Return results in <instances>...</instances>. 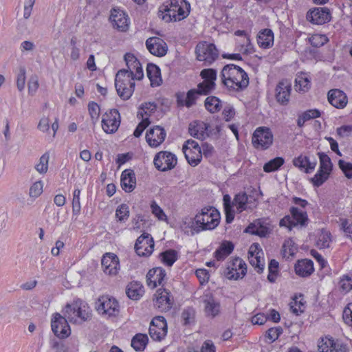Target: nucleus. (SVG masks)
Returning a JSON list of instances; mask_svg holds the SVG:
<instances>
[{
  "mask_svg": "<svg viewBox=\"0 0 352 352\" xmlns=\"http://www.w3.org/2000/svg\"><path fill=\"white\" fill-rule=\"evenodd\" d=\"M221 76L222 82L230 90L243 91L249 85L247 73L242 68L234 64L224 66Z\"/></svg>",
  "mask_w": 352,
  "mask_h": 352,
  "instance_id": "1",
  "label": "nucleus"
},
{
  "mask_svg": "<svg viewBox=\"0 0 352 352\" xmlns=\"http://www.w3.org/2000/svg\"><path fill=\"white\" fill-rule=\"evenodd\" d=\"M160 12L162 19L166 21H179L186 18L190 12V4L185 0H170L167 6H162Z\"/></svg>",
  "mask_w": 352,
  "mask_h": 352,
  "instance_id": "2",
  "label": "nucleus"
},
{
  "mask_svg": "<svg viewBox=\"0 0 352 352\" xmlns=\"http://www.w3.org/2000/svg\"><path fill=\"white\" fill-rule=\"evenodd\" d=\"M196 232L203 230H213L219 223L220 214L214 207H205L194 218Z\"/></svg>",
  "mask_w": 352,
  "mask_h": 352,
  "instance_id": "3",
  "label": "nucleus"
},
{
  "mask_svg": "<svg viewBox=\"0 0 352 352\" xmlns=\"http://www.w3.org/2000/svg\"><path fill=\"white\" fill-rule=\"evenodd\" d=\"M64 315L70 322L82 323L91 318V309L86 302L77 299L65 306Z\"/></svg>",
  "mask_w": 352,
  "mask_h": 352,
  "instance_id": "4",
  "label": "nucleus"
},
{
  "mask_svg": "<svg viewBox=\"0 0 352 352\" xmlns=\"http://www.w3.org/2000/svg\"><path fill=\"white\" fill-rule=\"evenodd\" d=\"M135 80L131 74L118 71L116 75L115 86L118 96L123 100L129 99L135 89Z\"/></svg>",
  "mask_w": 352,
  "mask_h": 352,
  "instance_id": "5",
  "label": "nucleus"
},
{
  "mask_svg": "<svg viewBox=\"0 0 352 352\" xmlns=\"http://www.w3.org/2000/svg\"><path fill=\"white\" fill-rule=\"evenodd\" d=\"M96 309L99 314L108 318L117 317L120 314L118 301L109 295H103L98 299Z\"/></svg>",
  "mask_w": 352,
  "mask_h": 352,
  "instance_id": "6",
  "label": "nucleus"
},
{
  "mask_svg": "<svg viewBox=\"0 0 352 352\" xmlns=\"http://www.w3.org/2000/svg\"><path fill=\"white\" fill-rule=\"evenodd\" d=\"M290 215H286L280 219L279 225L280 227H287L289 230L296 226H305L308 223V216L306 212L298 208L292 207L290 208Z\"/></svg>",
  "mask_w": 352,
  "mask_h": 352,
  "instance_id": "7",
  "label": "nucleus"
},
{
  "mask_svg": "<svg viewBox=\"0 0 352 352\" xmlns=\"http://www.w3.org/2000/svg\"><path fill=\"white\" fill-rule=\"evenodd\" d=\"M197 58L206 65H211L219 57V51L216 46L206 41L199 43L195 49Z\"/></svg>",
  "mask_w": 352,
  "mask_h": 352,
  "instance_id": "8",
  "label": "nucleus"
},
{
  "mask_svg": "<svg viewBox=\"0 0 352 352\" xmlns=\"http://www.w3.org/2000/svg\"><path fill=\"white\" fill-rule=\"evenodd\" d=\"M183 152L188 163L192 166H197L202 159L201 148L192 140H186L182 147Z\"/></svg>",
  "mask_w": 352,
  "mask_h": 352,
  "instance_id": "9",
  "label": "nucleus"
},
{
  "mask_svg": "<svg viewBox=\"0 0 352 352\" xmlns=\"http://www.w3.org/2000/svg\"><path fill=\"white\" fill-rule=\"evenodd\" d=\"M252 142L256 148L267 149L273 142L272 133L268 128L259 127L254 132Z\"/></svg>",
  "mask_w": 352,
  "mask_h": 352,
  "instance_id": "10",
  "label": "nucleus"
},
{
  "mask_svg": "<svg viewBox=\"0 0 352 352\" xmlns=\"http://www.w3.org/2000/svg\"><path fill=\"white\" fill-rule=\"evenodd\" d=\"M120 124V115L117 109H113L102 115V128L106 133L116 132Z\"/></svg>",
  "mask_w": 352,
  "mask_h": 352,
  "instance_id": "11",
  "label": "nucleus"
},
{
  "mask_svg": "<svg viewBox=\"0 0 352 352\" xmlns=\"http://www.w3.org/2000/svg\"><path fill=\"white\" fill-rule=\"evenodd\" d=\"M245 263L241 258L236 257L228 263L225 275L228 279L238 280L246 274Z\"/></svg>",
  "mask_w": 352,
  "mask_h": 352,
  "instance_id": "12",
  "label": "nucleus"
},
{
  "mask_svg": "<svg viewBox=\"0 0 352 352\" xmlns=\"http://www.w3.org/2000/svg\"><path fill=\"white\" fill-rule=\"evenodd\" d=\"M53 333L59 338H66L71 333V329L67 322V318L56 313L53 315L51 321Z\"/></svg>",
  "mask_w": 352,
  "mask_h": 352,
  "instance_id": "13",
  "label": "nucleus"
},
{
  "mask_svg": "<svg viewBox=\"0 0 352 352\" xmlns=\"http://www.w3.org/2000/svg\"><path fill=\"white\" fill-rule=\"evenodd\" d=\"M154 164L157 169L166 171L173 169L177 164L176 156L168 151H160L154 157Z\"/></svg>",
  "mask_w": 352,
  "mask_h": 352,
  "instance_id": "14",
  "label": "nucleus"
},
{
  "mask_svg": "<svg viewBox=\"0 0 352 352\" xmlns=\"http://www.w3.org/2000/svg\"><path fill=\"white\" fill-rule=\"evenodd\" d=\"M135 250L140 256H148L154 250V241L151 234L143 233L136 240Z\"/></svg>",
  "mask_w": 352,
  "mask_h": 352,
  "instance_id": "15",
  "label": "nucleus"
},
{
  "mask_svg": "<svg viewBox=\"0 0 352 352\" xmlns=\"http://www.w3.org/2000/svg\"><path fill=\"white\" fill-rule=\"evenodd\" d=\"M167 334V323L163 316L155 317L151 322L149 335L153 340L160 341Z\"/></svg>",
  "mask_w": 352,
  "mask_h": 352,
  "instance_id": "16",
  "label": "nucleus"
},
{
  "mask_svg": "<svg viewBox=\"0 0 352 352\" xmlns=\"http://www.w3.org/2000/svg\"><path fill=\"white\" fill-rule=\"evenodd\" d=\"M201 301L204 304V309L207 317L214 318L221 311L219 302L215 299L210 291H206L201 296Z\"/></svg>",
  "mask_w": 352,
  "mask_h": 352,
  "instance_id": "17",
  "label": "nucleus"
},
{
  "mask_svg": "<svg viewBox=\"0 0 352 352\" xmlns=\"http://www.w3.org/2000/svg\"><path fill=\"white\" fill-rule=\"evenodd\" d=\"M200 76L204 81L199 84V91L204 95H208L214 89L217 72L214 69H204L201 72Z\"/></svg>",
  "mask_w": 352,
  "mask_h": 352,
  "instance_id": "18",
  "label": "nucleus"
},
{
  "mask_svg": "<svg viewBox=\"0 0 352 352\" xmlns=\"http://www.w3.org/2000/svg\"><path fill=\"white\" fill-rule=\"evenodd\" d=\"M291 91L292 84L289 80H280L275 89L276 101L282 105H287L289 102Z\"/></svg>",
  "mask_w": 352,
  "mask_h": 352,
  "instance_id": "19",
  "label": "nucleus"
},
{
  "mask_svg": "<svg viewBox=\"0 0 352 352\" xmlns=\"http://www.w3.org/2000/svg\"><path fill=\"white\" fill-rule=\"evenodd\" d=\"M331 16L327 8H315L307 14V19L316 25H322L331 20Z\"/></svg>",
  "mask_w": 352,
  "mask_h": 352,
  "instance_id": "20",
  "label": "nucleus"
},
{
  "mask_svg": "<svg viewBox=\"0 0 352 352\" xmlns=\"http://www.w3.org/2000/svg\"><path fill=\"white\" fill-rule=\"evenodd\" d=\"M166 133L160 126L151 127L146 133V141L153 148L158 147L165 140Z\"/></svg>",
  "mask_w": 352,
  "mask_h": 352,
  "instance_id": "21",
  "label": "nucleus"
},
{
  "mask_svg": "<svg viewBox=\"0 0 352 352\" xmlns=\"http://www.w3.org/2000/svg\"><path fill=\"white\" fill-rule=\"evenodd\" d=\"M146 46L149 52L158 57L165 56L168 51L166 43L161 38L153 36L146 41Z\"/></svg>",
  "mask_w": 352,
  "mask_h": 352,
  "instance_id": "22",
  "label": "nucleus"
},
{
  "mask_svg": "<svg viewBox=\"0 0 352 352\" xmlns=\"http://www.w3.org/2000/svg\"><path fill=\"white\" fill-rule=\"evenodd\" d=\"M103 271L109 275H116L120 269L118 257L113 253H106L101 261Z\"/></svg>",
  "mask_w": 352,
  "mask_h": 352,
  "instance_id": "23",
  "label": "nucleus"
},
{
  "mask_svg": "<svg viewBox=\"0 0 352 352\" xmlns=\"http://www.w3.org/2000/svg\"><path fill=\"white\" fill-rule=\"evenodd\" d=\"M110 19L113 25L118 30L126 32L129 29V19L127 14L119 9H113L111 11Z\"/></svg>",
  "mask_w": 352,
  "mask_h": 352,
  "instance_id": "24",
  "label": "nucleus"
},
{
  "mask_svg": "<svg viewBox=\"0 0 352 352\" xmlns=\"http://www.w3.org/2000/svg\"><path fill=\"white\" fill-rule=\"evenodd\" d=\"M154 302L155 306L161 311L170 310L173 305L170 293L165 289H158L156 291Z\"/></svg>",
  "mask_w": 352,
  "mask_h": 352,
  "instance_id": "25",
  "label": "nucleus"
},
{
  "mask_svg": "<svg viewBox=\"0 0 352 352\" xmlns=\"http://www.w3.org/2000/svg\"><path fill=\"white\" fill-rule=\"evenodd\" d=\"M166 275V272L162 267H155L150 270L146 275L148 286L154 289L157 285H162Z\"/></svg>",
  "mask_w": 352,
  "mask_h": 352,
  "instance_id": "26",
  "label": "nucleus"
},
{
  "mask_svg": "<svg viewBox=\"0 0 352 352\" xmlns=\"http://www.w3.org/2000/svg\"><path fill=\"white\" fill-rule=\"evenodd\" d=\"M210 124L204 122H194L189 125L190 135L197 139L204 140L209 136Z\"/></svg>",
  "mask_w": 352,
  "mask_h": 352,
  "instance_id": "27",
  "label": "nucleus"
},
{
  "mask_svg": "<svg viewBox=\"0 0 352 352\" xmlns=\"http://www.w3.org/2000/svg\"><path fill=\"white\" fill-rule=\"evenodd\" d=\"M328 100L329 103L337 109H343L348 102L346 94L342 90L334 89L328 92Z\"/></svg>",
  "mask_w": 352,
  "mask_h": 352,
  "instance_id": "28",
  "label": "nucleus"
},
{
  "mask_svg": "<svg viewBox=\"0 0 352 352\" xmlns=\"http://www.w3.org/2000/svg\"><path fill=\"white\" fill-rule=\"evenodd\" d=\"M258 244H253L250 246L248 252V260L250 263L255 267L257 272L261 273L264 268L263 259L261 254L263 253L258 250Z\"/></svg>",
  "mask_w": 352,
  "mask_h": 352,
  "instance_id": "29",
  "label": "nucleus"
},
{
  "mask_svg": "<svg viewBox=\"0 0 352 352\" xmlns=\"http://www.w3.org/2000/svg\"><path fill=\"white\" fill-rule=\"evenodd\" d=\"M294 270L296 274L300 277L310 276L314 272V263L307 258L298 260L294 265Z\"/></svg>",
  "mask_w": 352,
  "mask_h": 352,
  "instance_id": "30",
  "label": "nucleus"
},
{
  "mask_svg": "<svg viewBox=\"0 0 352 352\" xmlns=\"http://www.w3.org/2000/svg\"><path fill=\"white\" fill-rule=\"evenodd\" d=\"M293 164L305 173H311L315 169L317 162L316 160L311 161L307 156L300 155L294 158Z\"/></svg>",
  "mask_w": 352,
  "mask_h": 352,
  "instance_id": "31",
  "label": "nucleus"
},
{
  "mask_svg": "<svg viewBox=\"0 0 352 352\" xmlns=\"http://www.w3.org/2000/svg\"><path fill=\"white\" fill-rule=\"evenodd\" d=\"M121 186L127 192L134 190L136 185V179L133 170L131 169L124 170L121 175Z\"/></svg>",
  "mask_w": 352,
  "mask_h": 352,
  "instance_id": "32",
  "label": "nucleus"
},
{
  "mask_svg": "<svg viewBox=\"0 0 352 352\" xmlns=\"http://www.w3.org/2000/svg\"><path fill=\"white\" fill-rule=\"evenodd\" d=\"M257 43L263 49L271 47L274 43V33L270 29H264L257 36Z\"/></svg>",
  "mask_w": 352,
  "mask_h": 352,
  "instance_id": "33",
  "label": "nucleus"
},
{
  "mask_svg": "<svg viewBox=\"0 0 352 352\" xmlns=\"http://www.w3.org/2000/svg\"><path fill=\"white\" fill-rule=\"evenodd\" d=\"M144 293V287L140 282H131L126 286V294L131 300H139L143 296Z\"/></svg>",
  "mask_w": 352,
  "mask_h": 352,
  "instance_id": "34",
  "label": "nucleus"
},
{
  "mask_svg": "<svg viewBox=\"0 0 352 352\" xmlns=\"http://www.w3.org/2000/svg\"><path fill=\"white\" fill-rule=\"evenodd\" d=\"M250 201L248 195L244 192H239L236 194L233 199L232 206L236 208V212L239 213L250 208Z\"/></svg>",
  "mask_w": 352,
  "mask_h": 352,
  "instance_id": "35",
  "label": "nucleus"
},
{
  "mask_svg": "<svg viewBox=\"0 0 352 352\" xmlns=\"http://www.w3.org/2000/svg\"><path fill=\"white\" fill-rule=\"evenodd\" d=\"M147 76L152 87L159 86L162 82L160 68L154 64H148L146 68Z\"/></svg>",
  "mask_w": 352,
  "mask_h": 352,
  "instance_id": "36",
  "label": "nucleus"
},
{
  "mask_svg": "<svg viewBox=\"0 0 352 352\" xmlns=\"http://www.w3.org/2000/svg\"><path fill=\"white\" fill-rule=\"evenodd\" d=\"M320 116V112L319 111V110L316 109H309L307 111L302 112L301 114L298 116L297 120V125L299 127H302L307 121L310 120L311 119L319 118Z\"/></svg>",
  "mask_w": 352,
  "mask_h": 352,
  "instance_id": "37",
  "label": "nucleus"
},
{
  "mask_svg": "<svg viewBox=\"0 0 352 352\" xmlns=\"http://www.w3.org/2000/svg\"><path fill=\"white\" fill-rule=\"evenodd\" d=\"M234 245L230 241L223 242L214 252V256L218 260H223L233 251Z\"/></svg>",
  "mask_w": 352,
  "mask_h": 352,
  "instance_id": "38",
  "label": "nucleus"
},
{
  "mask_svg": "<svg viewBox=\"0 0 352 352\" xmlns=\"http://www.w3.org/2000/svg\"><path fill=\"white\" fill-rule=\"evenodd\" d=\"M148 341V338L146 334L138 333L136 334L131 340L132 347L137 351H143Z\"/></svg>",
  "mask_w": 352,
  "mask_h": 352,
  "instance_id": "39",
  "label": "nucleus"
},
{
  "mask_svg": "<svg viewBox=\"0 0 352 352\" xmlns=\"http://www.w3.org/2000/svg\"><path fill=\"white\" fill-rule=\"evenodd\" d=\"M247 233L258 235L260 236H265L268 233V228L261 225L260 221L254 222L250 224L245 230Z\"/></svg>",
  "mask_w": 352,
  "mask_h": 352,
  "instance_id": "40",
  "label": "nucleus"
},
{
  "mask_svg": "<svg viewBox=\"0 0 352 352\" xmlns=\"http://www.w3.org/2000/svg\"><path fill=\"white\" fill-rule=\"evenodd\" d=\"M297 252V247L291 239L285 241L282 247V255L284 258L289 259L293 257Z\"/></svg>",
  "mask_w": 352,
  "mask_h": 352,
  "instance_id": "41",
  "label": "nucleus"
},
{
  "mask_svg": "<svg viewBox=\"0 0 352 352\" xmlns=\"http://www.w3.org/2000/svg\"><path fill=\"white\" fill-rule=\"evenodd\" d=\"M156 104L154 102H146L142 104L141 108L138 113V117L141 118L142 120L147 118L149 120L150 116L156 111Z\"/></svg>",
  "mask_w": 352,
  "mask_h": 352,
  "instance_id": "42",
  "label": "nucleus"
},
{
  "mask_svg": "<svg viewBox=\"0 0 352 352\" xmlns=\"http://www.w3.org/2000/svg\"><path fill=\"white\" fill-rule=\"evenodd\" d=\"M161 261L167 266H172L178 258L177 251L170 249L161 253Z\"/></svg>",
  "mask_w": 352,
  "mask_h": 352,
  "instance_id": "43",
  "label": "nucleus"
},
{
  "mask_svg": "<svg viewBox=\"0 0 352 352\" xmlns=\"http://www.w3.org/2000/svg\"><path fill=\"white\" fill-rule=\"evenodd\" d=\"M205 107L210 113H215L221 109V102L215 96H208L205 100Z\"/></svg>",
  "mask_w": 352,
  "mask_h": 352,
  "instance_id": "44",
  "label": "nucleus"
},
{
  "mask_svg": "<svg viewBox=\"0 0 352 352\" xmlns=\"http://www.w3.org/2000/svg\"><path fill=\"white\" fill-rule=\"evenodd\" d=\"M311 82L305 76H298L295 80V89L298 92H306L310 88Z\"/></svg>",
  "mask_w": 352,
  "mask_h": 352,
  "instance_id": "45",
  "label": "nucleus"
},
{
  "mask_svg": "<svg viewBox=\"0 0 352 352\" xmlns=\"http://www.w3.org/2000/svg\"><path fill=\"white\" fill-rule=\"evenodd\" d=\"M284 162L283 157H276L264 164L263 170L266 173L276 171L283 165Z\"/></svg>",
  "mask_w": 352,
  "mask_h": 352,
  "instance_id": "46",
  "label": "nucleus"
},
{
  "mask_svg": "<svg viewBox=\"0 0 352 352\" xmlns=\"http://www.w3.org/2000/svg\"><path fill=\"white\" fill-rule=\"evenodd\" d=\"M50 154L46 152L39 158L38 163L35 164L36 170L40 174L45 175L48 170Z\"/></svg>",
  "mask_w": 352,
  "mask_h": 352,
  "instance_id": "47",
  "label": "nucleus"
},
{
  "mask_svg": "<svg viewBox=\"0 0 352 352\" xmlns=\"http://www.w3.org/2000/svg\"><path fill=\"white\" fill-rule=\"evenodd\" d=\"M124 60L126 62L127 69H122L120 71L127 72L133 76V72H134L135 66L138 65L139 60L133 54L131 53H126L124 55Z\"/></svg>",
  "mask_w": 352,
  "mask_h": 352,
  "instance_id": "48",
  "label": "nucleus"
},
{
  "mask_svg": "<svg viewBox=\"0 0 352 352\" xmlns=\"http://www.w3.org/2000/svg\"><path fill=\"white\" fill-rule=\"evenodd\" d=\"M330 174L331 173L328 171H321V170L319 169L317 173L311 178L310 180L314 186L319 187L328 179Z\"/></svg>",
  "mask_w": 352,
  "mask_h": 352,
  "instance_id": "49",
  "label": "nucleus"
},
{
  "mask_svg": "<svg viewBox=\"0 0 352 352\" xmlns=\"http://www.w3.org/2000/svg\"><path fill=\"white\" fill-rule=\"evenodd\" d=\"M331 242V233L325 230H322L317 241L318 247L320 248H327L329 247Z\"/></svg>",
  "mask_w": 352,
  "mask_h": 352,
  "instance_id": "50",
  "label": "nucleus"
},
{
  "mask_svg": "<svg viewBox=\"0 0 352 352\" xmlns=\"http://www.w3.org/2000/svg\"><path fill=\"white\" fill-rule=\"evenodd\" d=\"M318 155L320 159L319 169H320L321 171H328L331 173L332 170L333 164L330 157L324 153H318Z\"/></svg>",
  "mask_w": 352,
  "mask_h": 352,
  "instance_id": "51",
  "label": "nucleus"
},
{
  "mask_svg": "<svg viewBox=\"0 0 352 352\" xmlns=\"http://www.w3.org/2000/svg\"><path fill=\"white\" fill-rule=\"evenodd\" d=\"M199 85L197 89H192L189 90L186 94L187 100L186 101V107L188 108L191 107L195 104L196 100L199 95H204V94L199 91Z\"/></svg>",
  "mask_w": 352,
  "mask_h": 352,
  "instance_id": "52",
  "label": "nucleus"
},
{
  "mask_svg": "<svg viewBox=\"0 0 352 352\" xmlns=\"http://www.w3.org/2000/svg\"><path fill=\"white\" fill-rule=\"evenodd\" d=\"M151 209L152 214L159 220L162 221H167V216L162 208L156 203L152 201L151 203Z\"/></svg>",
  "mask_w": 352,
  "mask_h": 352,
  "instance_id": "53",
  "label": "nucleus"
},
{
  "mask_svg": "<svg viewBox=\"0 0 352 352\" xmlns=\"http://www.w3.org/2000/svg\"><path fill=\"white\" fill-rule=\"evenodd\" d=\"M80 195V190L78 188L75 189L73 192L72 199V213L73 215L75 216H78L80 214L81 210Z\"/></svg>",
  "mask_w": 352,
  "mask_h": 352,
  "instance_id": "54",
  "label": "nucleus"
},
{
  "mask_svg": "<svg viewBox=\"0 0 352 352\" xmlns=\"http://www.w3.org/2000/svg\"><path fill=\"white\" fill-rule=\"evenodd\" d=\"M329 39L324 34H315L309 38L311 45L316 47H320L328 42Z\"/></svg>",
  "mask_w": 352,
  "mask_h": 352,
  "instance_id": "55",
  "label": "nucleus"
},
{
  "mask_svg": "<svg viewBox=\"0 0 352 352\" xmlns=\"http://www.w3.org/2000/svg\"><path fill=\"white\" fill-rule=\"evenodd\" d=\"M129 207L122 204L120 205L116 210V216L120 221H125L129 217Z\"/></svg>",
  "mask_w": 352,
  "mask_h": 352,
  "instance_id": "56",
  "label": "nucleus"
},
{
  "mask_svg": "<svg viewBox=\"0 0 352 352\" xmlns=\"http://www.w3.org/2000/svg\"><path fill=\"white\" fill-rule=\"evenodd\" d=\"M88 111L92 122L96 123L99 118L100 113L99 105L95 102H90L88 104Z\"/></svg>",
  "mask_w": 352,
  "mask_h": 352,
  "instance_id": "57",
  "label": "nucleus"
},
{
  "mask_svg": "<svg viewBox=\"0 0 352 352\" xmlns=\"http://www.w3.org/2000/svg\"><path fill=\"white\" fill-rule=\"evenodd\" d=\"M335 344V340L331 337H325L322 338L321 342L318 344V350L320 352H329L331 348Z\"/></svg>",
  "mask_w": 352,
  "mask_h": 352,
  "instance_id": "58",
  "label": "nucleus"
},
{
  "mask_svg": "<svg viewBox=\"0 0 352 352\" xmlns=\"http://www.w3.org/2000/svg\"><path fill=\"white\" fill-rule=\"evenodd\" d=\"M340 289L344 292H348L352 289V274L351 275H344L339 283Z\"/></svg>",
  "mask_w": 352,
  "mask_h": 352,
  "instance_id": "59",
  "label": "nucleus"
},
{
  "mask_svg": "<svg viewBox=\"0 0 352 352\" xmlns=\"http://www.w3.org/2000/svg\"><path fill=\"white\" fill-rule=\"evenodd\" d=\"M26 71L25 67H21L19 68V73L16 78V86L19 91H22L25 88V76Z\"/></svg>",
  "mask_w": 352,
  "mask_h": 352,
  "instance_id": "60",
  "label": "nucleus"
},
{
  "mask_svg": "<svg viewBox=\"0 0 352 352\" xmlns=\"http://www.w3.org/2000/svg\"><path fill=\"white\" fill-rule=\"evenodd\" d=\"M338 166L346 177L348 179L352 178V163L346 162L342 160H340L338 161Z\"/></svg>",
  "mask_w": 352,
  "mask_h": 352,
  "instance_id": "61",
  "label": "nucleus"
},
{
  "mask_svg": "<svg viewBox=\"0 0 352 352\" xmlns=\"http://www.w3.org/2000/svg\"><path fill=\"white\" fill-rule=\"evenodd\" d=\"M282 333L283 329L280 327L270 328L266 332V337L270 340V342H273L278 338Z\"/></svg>",
  "mask_w": 352,
  "mask_h": 352,
  "instance_id": "62",
  "label": "nucleus"
},
{
  "mask_svg": "<svg viewBox=\"0 0 352 352\" xmlns=\"http://www.w3.org/2000/svg\"><path fill=\"white\" fill-rule=\"evenodd\" d=\"M43 183L41 181L34 182L30 188V196L38 197L43 192Z\"/></svg>",
  "mask_w": 352,
  "mask_h": 352,
  "instance_id": "63",
  "label": "nucleus"
},
{
  "mask_svg": "<svg viewBox=\"0 0 352 352\" xmlns=\"http://www.w3.org/2000/svg\"><path fill=\"white\" fill-rule=\"evenodd\" d=\"M342 318L347 325L352 327V302L349 303L344 308Z\"/></svg>",
  "mask_w": 352,
  "mask_h": 352,
  "instance_id": "64",
  "label": "nucleus"
}]
</instances>
